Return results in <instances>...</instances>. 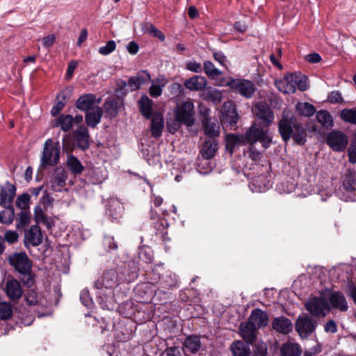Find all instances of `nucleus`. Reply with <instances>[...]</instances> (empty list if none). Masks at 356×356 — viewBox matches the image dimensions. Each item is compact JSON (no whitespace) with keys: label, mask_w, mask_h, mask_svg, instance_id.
<instances>
[{"label":"nucleus","mask_w":356,"mask_h":356,"mask_svg":"<svg viewBox=\"0 0 356 356\" xmlns=\"http://www.w3.org/2000/svg\"><path fill=\"white\" fill-rule=\"evenodd\" d=\"M120 283L117 267L105 270L95 282L94 286L99 290L97 302L102 309L111 310L116 303H120L113 289Z\"/></svg>","instance_id":"f257e3e1"},{"label":"nucleus","mask_w":356,"mask_h":356,"mask_svg":"<svg viewBox=\"0 0 356 356\" xmlns=\"http://www.w3.org/2000/svg\"><path fill=\"white\" fill-rule=\"evenodd\" d=\"M278 131L285 143L292 138L297 144L302 145L307 140L306 129L295 117L293 112L287 108L282 111L278 122Z\"/></svg>","instance_id":"f03ea898"},{"label":"nucleus","mask_w":356,"mask_h":356,"mask_svg":"<svg viewBox=\"0 0 356 356\" xmlns=\"http://www.w3.org/2000/svg\"><path fill=\"white\" fill-rule=\"evenodd\" d=\"M10 264L21 275L24 285L32 286L35 282V275L32 271L33 263L25 252H15L8 258Z\"/></svg>","instance_id":"7ed1b4c3"},{"label":"nucleus","mask_w":356,"mask_h":356,"mask_svg":"<svg viewBox=\"0 0 356 356\" xmlns=\"http://www.w3.org/2000/svg\"><path fill=\"white\" fill-rule=\"evenodd\" d=\"M60 145L58 141L54 143L52 139H47L44 145L40 158V166L45 168L47 166L57 165L60 159Z\"/></svg>","instance_id":"20e7f679"},{"label":"nucleus","mask_w":356,"mask_h":356,"mask_svg":"<svg viewBox=\"0 0 356 356\" xmlns=\"http://www.w3.org/2000/svg\"><path fill=\"white\" fill-rule=\"evenodd\" d=\"M243 137L244 144L248 143L254 146L257 142H260L265 149L268 148L272 142V138L269 136L268 129L261 128L257 124H253L246 131Z\"/></svg>","instance_id":"39448f33"},{"label":"nucleus","mask_w":356,"mask_h":356,"mask_svg":"<svg viewBox=\"0 0 356 356\" xmlns=\"http://www.w3.org/2000/svg\"><path fill=\"white\" fill-rule=\"evenodd\" d=\"M341 198L344 201H356V172L348 169L343 175Z\"/></svg>","instance_id":"423d86ee"},{"label":"nucleus","mask_w":356,"mask_h":356,"mask_svg":"<svg viewBox=\"0 0 356 356\" xmlns=\"http://www.w3.org/2000/svg\"><path fill=\"white\" fill-rule=\"evenodd\" d=\"M152 273L159 280L161 287L164 289H170L177 286V279L175 273L170 270H165L163 264H158L152 269Z\"/></svg>","instance_id":"0eeeda50"},{"label":"nucleus","mask_w":356,"mask_h":356,"mask_svg":"<svg viewBox=\"0 0 356 356\" xmlns=\"http://www.w3.org/2000/svg\"><path fill=\"white\" fill-rule=\"evenodd\" d=\"M306 310L312 317H325L330 311L326 300L322 297H312L308 299L305 305Z\"/></svg>","instance_id":"6e6552de"},{"label":"nucleus","mask_w":356,"mask_h":356,"mask_svg":"<svg viewBox=\"0 0 356 356\" xmlns=\"http://www.w3.org/2000/svg\"><path fill=\"white\" fill-rule=\"evenodd\" d=\"M317 325V321L311 316H299L296 322V330L301 338H307L315 331Z\"/></svg>","instance_id":"1a4fd4ad"},{"label":"nucleus","mask_w":356,"mask_h":356,"mask_svg":"<svg viewBox=\"0 0 356 356\" xmlns=\"http://www.w3.org/2000/svg\"><path fill=\"white\" fill-rule=\"evenodd\" d=\"M226 86L237 91L241 95L251 98L254 93L255 87L254 83L249 80L231 78Z\"/></svg>","instance_id":"9d476101"},{"label":"nucleus","mask_w":356,"mask_h":356,"mask_svg":"<svg viewBox=\"0 0 356 356\" xmlns=\"http://www.w3.org/2000/svg\"><path fill=\"white\" fill-rule=\"evenodd\" d=\"M194 105L191 102H185L176 111L175 124L177 122L191 127L194 123L193 118Z\"/></svg>","instance_id":"9b49d317"},{"label":"nucleus","mask_w":356,"mask_h":356,"mask_svg":"<svg viewBox=\"0 0 356 356\" xmlns=\"http://www.w3.org/2000/svg\"><path fill=\"white\" fill-rule=\"evenodd\" d=\"M326 142L334 151L341 152L346 149L348 139L342 131H332L327 136Z\"/></svg>","instance_id":"f8f14e48"},{"label":"nucleus","mask_w":356,"mask_h":356,"mask_svg":"<svg viewBox=\"0 0 356 356\" xmlns=\"http://www.w3.org/2000/svg\"><path fill=\"white\" fill-rule=\"evenodd\" d=\"M221 122L228 124L230 127H236L238 116L233 102L228 101L223 104L222 110Z\"/></svg>","instance_id":"ddd939ff"},{"label":"nucleus","mask_w":356,"mask_h":356,"mask_svg":"<svg viewBox=\"0 0 356 356\" xmlns=\"http://www.w3.org/2000/svg\"><path fill=\"white\" fill-rule=\"evenodd\" d=\"M73 139L79 149L86 150L90 147V136L88 128L84 125H80L74 130Z\"/></svg>","instance_id":"4468645a"},{"label":"nucleus","mask_w":356,"mask_h":356,"mask_svg":"<svg viewBox=\"0 0 356 356\" xmlns=\"http://www.w3.org/2000/svg\"><path fill=\"white\" fill-rule=\"evenodd\" d=\"M119 273L120 282H134L138 275V268L134 262H129L127 264L117 267Z\"/></svg>","instance_id":"2eb2a0df"},{"label":"nucleus","mask_w":356,"mask_h":356,"mask_svg":"<svg viewBox=\"0 0 356 356\" xmlns=\"http://www.w3.org/2000/svg\"><path fill=\"white\" fill-rule=\"evenodd\" d=\"M5 292L10 300L18 301L23 295L20 282L16 279L8 280L6 283Z\"/></svg>","instance_id":"dca6fc26"},{"label":"nucleus","mask_w":356,"mask_h":356,"mask_svg":"<svg viewBox=\"0 0 356 356\" xmlns=\"http://www.w3.org/2000/svg\"><path fill=\"white\" fill-rule=\"evenodd\" d=\"M43 236L40 228L38 225H32L25 233L24 245L26 247H35L42 242Z\"/></svg>","instance_id":"f3484780"},{"label":"nucleus","mask_w":356,"mask_h":356,"mask_svg":"<svg viewBox=\"0 0 356 356\" xmlns=\"http://www.w3.org/2000/svg\"><path fill=\"white\" fill-rule=\"evenodd\" d=\"M15 194L16 187L9 181H6L4 185H0V205L12 204Z\"/></svg>","instance_id":"a211bd4d"},{"label":"nucleus","mask_w":356,"mask_h":356,"mask_svg":"<svg viewBox=\"0 0 356 356\" xmlns=\"http://www.w3.org/2000/svg\"><path fill=\"white\" fill-rule=\"evenodd\" d=\"M257 117L262 121L264 127H268L274 120L272 110L264 103H259L255 106Z\"/></svg>","instance_id":"6ab92c4d"},{"label":"nucleus","mask_w":356,"mask_h":356,"mask_svg":"<svg viewBox=\"0 0 356 356\" xmlns=\"http://www.w3.org/2000/svg\"><path fill=\"white\" fill-rule=\"evenodd\" d=\"M67 179V173L66 170L62 168H57L50 181L51 187L54 191H61L66 185Z\"/></svg>","instance_id":"aec40b11"},{"label":"nucleus","mask_w":356,"mask_h":356,"mask_svg":"<svg viewBox=\"0 0 356 356\" xmlns=\"http://www.w3.org/2000/svg\"><path fill=\"white\" fill-rule=\"evenodd\" d=\"M328 300L331 307L338 309L341 312H346L348 309V305L346 297L340 291H334L330 293Z\"/></svg>","instance_id":"412c9836"},{"label":"nucleus","mask_w":356,"mask_h":356,"mask_svg":"<svg viewBox=\"0 0 356 356\" xmlns=\"http://www.w3.org/2000/svg\"><path fill=\"white\" fill-rule=\"evenodd\" d=\"M278 90L286 94H293L296 91V74H290L276 83Z\"/></svg>","instance_id":"4be33fe9"},{"label":"nucleus","mask_w":356,"mask_h":356,"mask_svg":"<svg viewBox=\"0 0 356 356\" xmlns=\"http://www.w3.org/2000/svg\"><path fill=\"white\" fill-rule=\"evenodd\" d=\"M248 320L258 330L267 325L268 317L266 312L255 309L252 311Z\"/></svg>","instance_id":"5701e85b"},{"label":"nucleus","mask_w":356,"mask_h":356,"mask_svg":"<svg viewBox=\"0 0 356 356\" xmlns=\"http://www.w3.org/2000/svg\"><path fill=\"white\" fill-rule=\"evenodd\" d=\"M204 134L210 138H216L220 134V123L218 120L207 118L203 121Z\"/></svg>","instance_id":"b1692460"},{"label":"nucleus","mask_w":356,"mask_h":356,"mask_svg":"<svg viewBox=\"0 0 356 356\" xmlns=\"http://www.w3.org/2000/svg\"><path fill=\"white\" fill-rule=\"evenodd\" d=\"M272 327L279 333L287 334L292 330V323L285 316L275 317L272 321Z\"/></svg>","instance_id":"393cba45"},{"label":"nucleus","mask_w":356,"mask_h":356,"mask_svg":"<svg viewBox=\"0 0 356 356\" xmlns=\"http://www.w3.org/2000/svg\"><path fill=\"white\" fill-rule=\"evenodd\" d=\"M164 128V118L161 113H154L151 120V134L154 138H159L162 135Z\"/></svg>","instance_id":"a878e982"},{"label":"nucleus","mask_w":356,"mask_h":356,"mask_svg":"<svg viewBox=\"0 0 356 356\" xmlns=\"http://www.w3.org/2000/svg\"><path fill=\"white\" fill-rule=\"evenodd\" d=\"M240 332L248 343H252L256 339L257 329L248 321L241 323Z\"/></svg>","instance_id":"bb28decb"},{"label":"nucleus","mask_w":356,"mask_h":356,"mask_svg":"<svg viewBox=\"0 0 356 356\" xmlns=\"http://www.w3.org/2000/svg\"><path fill=\"white\" fill-rule=\"evenodd\" d=\"M103 110L97 106L87 111L85 115L86 123L89 127L95 128L100 122Z\"/></svg>","instance_id":"cd10ccee"},{"label":"nucleus","mask_w":356,"mask_h":356,"mask_svg":"<svg viewBox=\"0 0 356 356\" xmlns=\"http://www.w3.org/2000/svg\"><path fill=\"white\" fill-rule=\"evenodd\" d=\"M184 85L190 90L198 91L204 89L207 86V81L204 76L196 75L186 79Z\"/></svg>","instance_id":"c85d7f7f"},{"label":"nucleus","mask_w":356,"mask_h":356,"mask_svg":"<svg viewBox=\"0 0 356 356\" xmlns=\"http://www.w3.org/2000/svg\"><path fill=\"white\" fill-rule=\"evenodd\" d=\"M151 81V76L147 71H142L136 76H131L129 79L128 85L133 90L140 88L141 85L147 83Z\"/></svg>","instance_id":"c756f323"},{"label":"nucleus","mask_w":356,"mask_h":356,"mask_svg":"<svg viewBox=\"0 0 356 356\" xmlns=\"http://www.w3.org/2000/svg\"><path fill=\"white\" fill-rule=\"evenodd\" d=\"M271 187V183L269 180H266V177L261 175L253 179L250 184V189L255 193H263Z\"/></svg>","instance_id":"7c9ffc66"},{"label":"nucleus","mask_w":356,"mask_h":356,"mask_svg":"<svg viewBox=\"0 0 356 356\" xmlns=\"http://www.w3.org/2000/svg\"><path fill=\"white\" fill-rule=\"evenodd\" d=\"M95 100V95L90 93L86 94L79 97L76 102V106L78 109L87 112L95 107L93 105Z\"/></svg>","instance_id":"2f4dec72"},{"label":"nucleus","mask_w":356,"mask_h":356,"mask_svg":"<svg viewBox=\"0 0 356 356\" xmlns=\"http://www.w3.org/2000/svg\"><path fill=\"white\" fill-rule=\"evenodd\" d=\"M301 354V347L297 343L288 341L281 346L280 356H300Z\"/></svg>","instance_id":"473e14b6"},{"label":"nucleus","mask_w":356,"mask_h":356,"mask_svg":"<svg viewBox=\"0 0 356 356\" xmlns=\"http://www.w3.org/2000/svg\"><path fill=\"white\" fill-rule=\"evenodd\" d=\"M218 149L217 140L215 138H209L205 140L201 149L202 156L207 159L212 158Z\"/></svg>","instance_id":"72a5a7b5"},{"label":"nucleus","mask_w":356,"mask_h":356,"mask_svg":"<svg viewBox=\"0 0 356 356\" xmlns=\"http://www.w3.org/2000/svg\"><path fill=\"white\" fill-rule=\"evenodd\" d=\"M183 346L186 351L195 354L201 348L200 337L197 335H189L186 338Z\"/></svg>","instance_id":"f704fd0d"},{"label":"nucleus","mask_w":356,"mask_h":356,"mask_svg":"<svg viewBox=\"0 0 356 356\" xmlns=\"http://www.w3.org/2000/svg\"><path fill=\"white\" fill-rule=\"evenodd\" d=\"M139 108L143 116L146 119L152 117L153 102L147 96L143 95L138 101Z\"/></svg>","instance_id":"c9c22d12"},{"label":"nucleus","mask_w":356,"mask_h":356,"mask_svg":"<svg viewBox=\"0 0 356 356\" xmlns=\"http://www.w3.org/2000/svg\"><path fill=\"white\" fill-rule=\"evenodd\" d=\"M120 108V104L115 99H107L103 105L106 117L113 119L117 117Z\"/></svg>","instance_id":"e433bc0d"},{"label":"nucleus","mask_w":356,"mask_h":356,"mask_svg":"<svg viewBox=\"0 0 356 356\" xmlns=\"http://www.w3.org/2000/svg\"><path fill=\"white\" fill-rule=\"evenodd\" d=\"M231 350L234 356H249L250 353L249 346L242 341H235L231 346Z\"/></svg>","instance_id":"4c0bfd02"},{"label":"nucleus","mask_w":356,"mask_h":356,"mask_svg":"<svg viewBox=\"0 0 356 356\" xmlns=\"http://www.w3.org/2000/svg\"><path fill=\"white\" fill-rule=\"evenodd\" d=\"M74 118L71 115H60L56 119L54 126L60 127L65 132L70 131L73 127Z\"/></svg>","instance_id":"58836bf2"},{"label":"nucleus","mask_w":356,"mask_h":356,"mask_svg":"<svg viewBox=\"0 0 356 356\" xmlns=\"http://www.w3.org/2000/svg\"><path fill=\"white\" fill-rule=\"evenodd\" d=\"M66 164L69 170L74 175H79L84 170L83 165L81 164L80 161L74 155L68 156Z\"/></svg>","instance_id":"ea45409f"},{"label":"nucleus","mask_w":356,"mask_h":356,"mask_svg":"<svg viewBox=\"0 0 356 356\" xmlns=\"http://www.w3.org/2000/svg\"><path fill=\"white\" fill-rule=\"evenodd\" d=\"M297 113L305 117H311L316 113L314 106L308 102H298L296 105Z\"/></svg>","instance_id":"a19ab883"},{"label":"nucleus","mask_w":356,"mask_h":356,"mask_svg":"<svg viewBox=\"0 0 356 356\" xmlns=\"http://www.w3.org/2000/svg\"><path fill=\"white\" fill-rule=\"evenodd\" d=\"M316 119L318 122L323 127L330 128L334 125V121L330 113L324 110H321L316 113Z\"/></svg>","instance_id":"79ce46f5"},{"label":"nucleus","mask_w":356,"mask_h":356,"mask_svg":"<svg viewBox=\"0 0 356 356\" xmlns=\"http://www.w3.org/2000/svg\"><path fill=\"white\" fill-rule=\"evenodd\" d=\"M5 209L0 213V222L3 224H10L14 220L15 212L12 204L3 206Z\"/></svg>","instance_id":"37998d69"},{"label":"nucleus","mask_w":356,"mask_h":356,"mask_svg":"<svg viewBox=\"0 0 356 356\" xmlns=\"http://www.w3.org/2000/svg\"><path fill=\"white\" fill-rule=\"evenodd\" d=\"M107 213L113 218L117 219L120 216L122 213L121 204L116 200H111L108 205Z\"/></svg>","instance_id":"c03bdc74"},{"label":"nucleus","mask_w":356,"mask_h":356,"mask_svg":"<svg viewBox=\"0 0 356 356\" xmlns=\"http://www.w3.org/2000/svg\"><path fill=\"white\" fill-rule=\"evenodd\" d=\"M204 73L211 78H215L222 73L218 69H217L214 64L210 60H206L203 63Z\"/></svg>","instance_id":"a18cd8bd"},{"label":"nucleus","mask_w":356,"mask_h":356,"mask_svg":"<svg viewBox=\"0 0 356 356\" xmlns=\"http://www.w3.org/2000/svg\"><path fill=\"white\" fill-rule=\"evenodd\" d=\"M340 116L343 121L356 124V107L350 109H343L341 111Z\"/></svg>","instance_id":"49530a36"},{"label":"nucleus","mask_w":356,"mask_h":356,"mask_svg":"<svg viewBox=\"0 0 356 356\" xmlns=\"http://www.w3.org/2000/svg\"><path fill=\"white\" fill-rule=\"evenodd\" d=\"M13 316V309L10 304L7 302H0V318L1 320L9 319Z\"/></svg>","instance_id":"de8ad7c7"},{"label":"nucleus","mask_w":356,"mask_h":356,"mask_svg":"<svg viewBox=\"0 0 356 356\" xmlns=\"http://www.w3.org/2000/svg\"><path fill=\"white\" fill-rule=\"evenodd\" d=\"M243 138V143L244 142L243 136H237L235 134H229L226 137V147L229 149L230 152L232 153L233 149L236 145H238Z\"/></svg>","instance_id":"09e8293b"},{"label":"nucleus","mask_w":356,"mask_h":356,"mask_svg":"<svg viewBox=\"0 0 356 356\" xmlns=\"http://www.w3.org/2000/svg\"><path fill=\"white\" fill-rule=\"evenodd\" d=\"M207 95L208 99L216 104L220 103L222 100V92L218 89L209 88L207 91Z\"/></svg>","instance_id":"8fccbe9b"},{"label":"nucleus","mask_w":356,"mask_h":356,"mask_svg":"<svg viewBox=\"0 0 356 356\" xmlns=\"http://www.w3.org/2000/svg\"><path fill=\"white\" fill-rule=\"evenodd\" d=\"M30 199L31 197L28 193L22 194L15 201L16 207L24 211L26 210L29 207Z\"/></svg>","instance_id":"3c124183"},{"label":"nucleus","mask_w":356,"mask_h":356,"mask_svg":"<svg viewBox=\"0 0 356 356\" xmlns=\"http://www.w3.org/2000/svg\"><path fill=\"white\" fill-rule=\"evenodd\" d=\"M30 222L29 214L25 211H22L19 213V217L16 220V227L22 229L28 225Z\"/></svg>","instance_id":"603ef678"},{"label":"nucleus","mask_w":356,"mask_h":356,"mask_svg":"<svg viewBox=\"0 0 356 356\" xmlns=\"http://www.w3.org/2000/svg\"><path fill=\"white\" fill-rule=\"evenodd\" d=\"M247 154L254 164L257 165L259 163L262 156L261 152L254 148V146L250 145Z\"/></svg>","instance_id":"864d4df0"},{"label":"nucleus","mask_w":356,"mask_h":356,"mask_svg":"<svg viewBox=\"0 0 356 356\" xmlns=\"http://www.w3.org/2000/svg\"><path fill=\"white\" fill-rule=\"evenodd\" d=\"M116 48V44L114 40H109L105 46L99 49V53L104 56H107L112 53Z\"/></svg>","instance_id":"5fc2aeb1"},{"label":"nucleus","mask_w":356,"mask_h":356,"mask_svg":"<svg viewBox=\"0 0 356 356\" xmlns=\"http://www.w3.org/2000/svg\"><path fill=\"white\" fill-rule=\"evenodd\" d=\"M103 245L106 251L116 250L118 248L117 243L115 241L114 238L111 236H104Z\"/></svg>","instance_id":"6e6d98bb"},{"label":"nucleus","mask_w":356,"mask_h":356,"mask_svg":"<svg viewBox=\"0 0 356 356\" xmlns=\"http://www.w3.org/2000/svg\"><path fill=\"white\" fill-rule=\"evenodd\" d=\"M323 328L324 332L327 334H335L338 331L337 324L332 319L327 321L324 325Z\"/></svg>","instance_id":"4d7b16f0"},{"label":"nucleus","mask_w":356,"mask_h":356,"mask_svg":"<svg viewBox=\"0 0 356 356\" xmlns=\"http://www.w3.org/2000/svg\"><path fill=\"white\" fill-rule=\"evenodd\" d=\"M348 161L353 164L356 163V139L353 140L348 149Z\"/></svg>","instance_id":"13d9d810"},{"label":"nucleus","mask_w":356,"mask_h":356,"mask_svg":"<svg viewBox=\"0 0 356 356\" xmlns=\"http://www.w3.org/2000/svg\"><path fill=\"white\" fill-rule=\"evenodd\" d=\"M322 350V346L319 343H315L314 346L306 348L304 351V356H315Z\"/></svg>","instance_id":"bf43d9fd"},{"label":"nucleus","mask_w":356,"mask_h":356,"mask_svg":"<svg viewBox=\"0 0 356 356\" xmlns=\"http://www.w3.org/2000/svg\"><path fill=\"white\" fill-rule=\"evenodd\" d=\"M4 241H7L10 244L16 243L18 241L19 235L15 231L8 230L5 232L3 237Z\"/></svg>","instance_id":"052dcab7"},{"label":"nucleus","mask_w":356,"mask_h":356,"mask_svg":"<svg viewBox=\"0 0 356 356\" xmlns=\"http://www.w3.org/2000/svg\"><path fill=\"white\" fill-rule=\"evenodd\" d=\"M296 88L301 91H305L308 88L307 78L305 76L296 74Z\"/></svg>","instance_id":"680f3d73"},{"label":"nucleus","mask_w":356,"mask_h":356,"mask_svg":"<svg viewBox=\"0 0 356 356\" xmlns=\"http://www.w3.org/2000/svg\"><path fill=\"white\" fill-rule=\"evenodd\" d=\"M139 258L147 264H149L153 261L152 254L149 249H142L139 252Z\"/></svg>","instance_id":"e2e57ef3"},{"label":"nucleus","mask_w":356,"mask_h":356,"mask_svg":"<svg viewBox=\"0 0 356 356\" xmlns=\"http://www.w3.org/2000/svg\"><path fill=\"white\" fill-rule=\"evenodd\" d=\"M80 300L86 307H90L92 304V300L90 298L89 291L87 289H83L80 293Z\"/></svg>","instance_id":"0e129e2a"},{"label":"nucleus","mask_w":356,"mask_h":356,"mask_svg":"<svg viewBox=\"0 0 356 356\" xmlns=\"http://www.w3.org/2000/svg\"><path fill=\"white\" fill-rule=\"evenodd\" d=\"M38 293L33 290L29 291L26 296V302L29 305H36L38 303Z\"/></svg>","instance_id":"69168bd1"},{"label":"nucleus","mask_w":356,"mask_h":356,"mask_svg":"<svg viewBox=\"0 0 356 356\" xmlns=\"http://www.w3.org/2000/svg\"><path fill=\"white\" fill-rule=\"evenodd\" d=\"M328 100L332 104L341 103L343 101L339 91H332L328 96Z\"/></svg>","instance_id":"338daca9"},{"label":"nucleus","mask_w":356,"mask_h":356,"mask_svg":"<svg viewBox=\"0 0 356 356\" xmlns=\"http://www.w3.org/2000/svg\"><path fill=\"white\" fill-rule=\"evenodd\" d=\"M65 104L62 100H56V104L53 106L51 110L52 116H56L63 110Z\"/></svg>","instance_id":"774afa93"}]
</instances>
